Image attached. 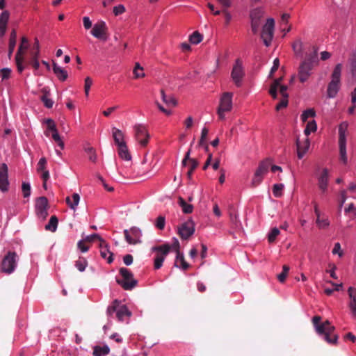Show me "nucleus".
<instances>
[{"label": "nucleus", "mask_w": 356, "mask_h": 356, "mask_svg": "<svg viewBox=\"0 0 356 356\" xmlns=\"http://www.w3.org/2000/svg\"><path fill=\"white\" fill-rule=\"evenodd\" d=\"M29 48V41L25 37L22 38L21 44L19 47L18 51L16 55L23 56L24 51Z\"/></svg>", "instance_id": "a19ab883"}, {"label": "nucleus", "mask_w": 356, "mask_h": 356, "mask_svg": "<svg viewBox=\"0 0 356 356\" xmlns=\"http://www.w3.org/2000/svg\"><path fill=\"white\" fill-rule=\"evenodd\" d=\"M350 65L353 76H356V58L351 59Z\"/></svg>", "instance_id": "774afa93"}, {"label": "nucleus", "mask_w": 356, "mask_h": 356, "mask_svg": "<svg viewBox=\"0 0 356 356\" xmlns=\"http://www.w3.org/2000/svg\"><path fill=\"white\" fill-rule=\"evenodd\" d=\"M317 125L316 123V121L312 120V121L308 122L306 128L304 130V134H305L306 137H308V136L312 133L316 131Z\"/></svg>", "instance_id": "e433bc0d"}, {"label": "nucleus", "mask_w": 356, "mask_h": 356, "mask_svg": "<svg viewBox=\"0 0 356 356\" xmlns=\"http://www.w3.org/2000/svg\"><path fill=\"white\" fill-rule=\"evenodd\" d=\"M275 21L273 18H268L266 24L264 25L261 33V38L264 44L266 47H269L274 35Z\"/></svg>", "instance_id": "423d86ee"}, {"label": "nucleus", "mask_w": 356, "mask_h": 356, "mask_svg": "<svg viewBox=\"0 0 356 356\" xmlns=\"http://www.w3.org/2000/svg\"><path fill=\"white\" fill-rule=\"evenodd\" d=\"M16 40H17V33L15 30H13L10 36V41H9V49H8V56L10 57L12 54L13 53V51L15 49V45H16Z\"/></svg>", "instance_id": "2f4dec72"}, {"label": "nucleus", "mask_w": 356, "mask_h": 356, "mask_svg": "<svg viewBox=\"0 0 356 356\" xmlns=\"http://www.w3.org/2000/svg\"><path fill=\"white\" fill-rule=\"evenodd\" d=\"M329 178V172L326 168H324L321 172V175L318 177V186L320 189L325 192L327 187Z\"/></svg>", "instance_id": "5701e85b"}, {"label": "nucleus", "mask_w": 356, "mask_h": 356, "mask_svg": "<svg viewBox=\"0 0 356 356\" xmlns=\"http://www.w3.org/2000/svg\"><path fill=\"white\" fill-rule=\"evenodd\" d=\"M41 100L44 103V106L48 108H51L54 105V101L49 98L47 95H43L41 97Z\"/></svg>", "instance_id": "bf43d9fd"}, {"label": "nucleus", "mask_w": 356, "mask_h": 356, "mask_svg": "<svg viewBox=\"0 0 356 356\" xmlns=\"http://www.w3.org/2000/svg\"><path fill=\"white\" fill-rule=\"evenodd\" d=\"M118 154L121 159L125 161H130L131 159V154L129 152L127 145L118 147Z\"/></svg>", "instance_id": "7c9ffc66"}, {"label": "nucleus", "mask_w": 356, "mask_h": 356, "mask_svg": "<svg viewBox=\"0 0 356 356\" xmlns=\"http://www.w3.org/2000/svg\"><path fill=\"white\" fill-rule=\"evenodd\" d=\"M289 269L290 268L288 266H286V265L283 266V271L277 275V279L279 280V281L280 282H284V280L287 276V274L289 271Z\"/></svg>", "instance_id": "3c124183"}, {"label": "nucleus", "mask_w": 356, "mask_h": 356, "mask_svg": "<svg viewBox=\"0 0 356 356\" xmlns=\"http://www.w3.org/2000/svg\"><path fill=\"white\" fill-rule=\"evenodd\" d=\"M83 26L86 30L90 29L92 26L91 20L87 16H85L83 17Z\"/></svg>", "instance_id": "338daca9"}, {"label": "nucleus", "mask_w": 356, "mask_h": 356, "mask_svg": "<svg viewBox=\"0 0 356 356\" xmlns=\"http://www.w3.org/2000/svg\"><path fill=\"white\" fill-rule=\"evenodd\" d=\"M284 188L283 184H275L273 187V193L275 197H280L282 195V191Z\"/></svg>", "instance_id": "79ce46f5"}, {"label": "nucleus", "mask_w": 356, "mask_h": 356, "mask_svg": "<svg viewBox=\"0 0 356 356\" xmlns=\"http://www.w3.org/2000/svg\"><path fill=\"white\" fill-rule=\"evenodd\" d=\"M342 65L337 64L331 76V81L329 83L327 89V96L328 98H334L340 88V81Z\"/></svg>", "instance_id": "f03ea898"}, {"label": "nucleus", "mask_w": 356, "mask_h": 356, "mask_svg": "<svg viewBox=\"0 0 356 356\" xmlns=\"http://www.w3.org/2000/svg\"><path fill=\"white\" fill-rule=\"evenodd\" d=\"M280 234V229L277 227H273V229H270V231L269 232V233L268 234V242L272 243H273L277 236Z\"/></svg>", "instance_id": "ea45409f"}, {"label": "nucleus", "mask_w": 356, "mask_h": 356, "mask_svg": "<svg viewBox=\"0 0 356 356\" xmlns=\"http://www.w3.org/2000/svg\"><path fill=\"white\" fill-rule=\"evenodd\" d=\"M348 127L346 122H342L339 127V143L346 141V131Z\"/></svg>", "instance_id": "f704fd0d"}, {"label": "nucleus", "mask_w": 356, "mask_h": 356, "mask_svg": "<svg viewBox=\"0 0 356 356\" xmlns=\"http://www.w3.org/2000/svg\"><path fill=\"white\" fill-rule=\"evenodd\" d=\"M24 197H29L31 195V185L29 183L24 182L22 186Z\"/></svg>", "instance_id": "4d7b16f0"}, {"label": "nucleus", "mask_w": 356, "mask_h": 356, "mask_svg": "<svg viewBox=\"0 0 356 356\" xmlns=\"http://www.w3.org/2000/svg\"><path fill=\"white\" fill-rule=\"evenodd\" d=\"M348 295L349 298L348 307L350 314L353 319L356 320V287L350 286L348 289Z\"/></svg>", "instance_id": "a211bd4d"}, {"label": "nucleus", "mask_w": 356, "mask_h": 356, "mask_svg": "<svg viewBox=\"0 0 356 356\" xmlns=\"http://www.w3.org/2000/svg\"><path fill=\"white\" fill-rule=\"evenodd\" d=\"M112 135L115 144L118 145V147L126 145V143L124 140V134L121 130L113 127L112 129Z\"/></svg>", "instance_id": "b1692460"}, {"label": "nucleus", "mask_w": 356, "mask_h": 356, "mask_svg": "<svg viewBox=\"0 0 356 356\" xmlns=\"http://www.w3.org/2000/svg\"><path fill=\"white\" fill-rule=\"evenodd\" d=\"M293 51L296 55H301L303 51V42L300 38L296 39L292 44Z\"/></svg>", "instance_id": "473e14b6"}, {"label": "nucleus", "mask_w": 356, "mask_h": 356, "mask_svg": "<svg viewBox=\"0 0 356 356\" xmlns=\"http://www.w3.org/2000/svg\"><path fill=\"white\" fill-rule=\"evenodd\" d=\"M313 64L311 61L305 60L302 61L298 69V78L300 82L307 81L312 74Z\"/></svg>", "instance_id": "4468645a"}, {"label": "nucleus", "mask_w": 356, "mask_h": 356, "mask_svg": "<svg viewBox=\"0 0 356 356\" xmlns=\"http://www.w3.org/2000/svg\"><path fill=\"white\" fill-rule=\"evenodd\" d=\"M316 115V112L313 108L305 110L301 115V120L302 122H306L308 118H314Z\"/></svg>", "instance_id": "49530a36"}, {"label": "nucleus", "mask_w": 356, "mask_h": 356, "mask_svg": "<svg viewBox=\"0 0 356 356\" xmlns=\"http://www.w3.org/2000/svg\"><path fill=\"white\" fill-rule=\"evenodd\" d=\"M95 239H97L99 241V243L104 240L100 236L97 234H93L88 236H86L84 238L85 241L91 242Z\"/></svg>", "instance_id": "052dcab7"}, {"label": "nucleus", "mask_w": 356, "mask_h": 356, "mask_svg": "<svg viewBox=\"0 0 356 356\" xmlns=\"http://www.w3.org/2000/svg\"><path fill=\"white\" fill-rule=\"evenodd\" d=\"M339 145L340 159L344 164H346L348 161V157L346 155V142L339 143Z\"/></svg>", "instance_id": "72a5a7b5"}, {"label": "nucleus", "mask_w": 356, "mask_h": 356, "mask_svg": "<svg viewBox=\"0 0 356 356\" xmlns=\"http://www.w3.org/2000/svg\"><path fill=\"white\" fill-rule=\"evenodd\" d=\"M120 273L123 279L117 280L119 284L125 290H131L135 287L137 281L133 278V274L127 268H121L120 269Z\"/></svg>", "instance_id": "6e6552de"}, {"label": "nucleus", "mask_w": 356, "mask_h": 356, "mask_svg": "<svg viewBox=\"0 0 356 356\" xmlns=\"http://www.w3.org/2000/svg\"><path fill=\"white\" fill-rule=\"evenodd\" d=\"M133 73L134 74L135 79L143 78L145 76V74L143 72V67L140 65L139 63H136Z\"/></svg>", "instance_id": "c9c22d12"}, {"label": "nucleus", "mask_w": 356, "mask_h": 356, "mask_svg": "<svg viewBox=\"0 0 356 356\" xmlns=\"http://www.w3.org/2000/svg\"><path fill=\"white\" fill-rule=\"evenodd\" d=\"M15 60H16V64H17L18 72H22L24 69V66L23 65V61H24L23 56L16 55Z\"/></svg>", "instance_id": "603ef678"}, {"label": "nucleus", "mask_w": 356, "mask_h": 356, "mask_svg": "<svg viewBox=\"0 0 356 356\" xmlns=\"http://www.w3.org/2000/svg\"><path fill=\"white\" fill-rule=\"evenodd\" d=\"M202 39V35L198 31L193 32V34L191 35L189 37V40L191 43L193 44H199L200 42H201Z\"/></svg>", "instance_id": "58836bf2"}, {"label": "nucleus", "mask_w": 356, "mask_h": 356, "mask_svg": "<svg viewBox=\"0 0 356 356\" xmlns=\"http://www.w3.org/2000/svg\"><path fill=\"white\" fill-rule=\"evenodd\" d=\"M124 237L127 242L129 244H137L141 242V230L136 227H131L129 230H124Z\"/></svg>", "instance_id": "dca6fc26"}, {"label": "nucleus", "mask_w": 356, "mask_h": 356, "mask_svg": "<svg viewBox=\"0 0 356 356\" xmlns=\"http://www.w3.org/2000/svg\"><path fill=\"white\" fill-rule=\"evenodd\" d=\"M310 147V142L308 137H306L303 141L298 138L296 139L297 154L299 159H302L307 152Z\"/></svg>", "instance_id": "412c9836"}, {"label": "nucleus", "mask_w": 356, "mask_h": 356, "mask_svg": "<svg viewBox=\"0 0 356 356\" xmlns=\"http://www.w3.org/2000/svg\"><path fill=\"white\" fill-rule=\"evenodd\" d=\"M161 98L163 102H165L168 105L176 106L177 101L172 97H167L163 90L161 91Z\"/></svg>", "instance_id": "a18cd8bd"}, {"label": "nucleus", "mask_w": 356, "mask_h": 356, "mask_svg": "<svg viewBox=\"0 0 356 356\" xmlns=\"http://www.w3.org/2000/svg\"><path fill=\"white\" fill-rule=\"evenodd\" d=\"M232 92H224L220 98L219 106L217 108V114L219 120L225 119V113L230 112L232 109Z\"/></svg>", "instance_id": "20e7f679"}, {"label": "nucleus", "mask_w": 356, "mask_h": 356, "mask_svg": "<svg viewBox=\"0 0 356 356\" xmlns=\"http://www.w3.org/2000/svg\"><path fill=\"white\" fill-rule=\"evenodd\" d=\"M46 164H47V160L44 157H42L41 158L38 163V165H37V171L38 172H40L41 171H44L45 170V166H46Z\"/></svg>", "instance_id": "13d9d810"}, {"label": "nucleus", "mask_w": 356, "mask_h": 356, "mask_svg": "<svg viewBox=\"0 0 356 356\" xmlns=\"http://www.w3.org/2000/svg\"><path fill=\"white\" fill-rule=\"evenodd\" d=\"M282 81V77L279 79H276L273 81L272 84L270 85L269 89V93L273 99H277V91L279 90L280 93L282 96V99H288L289 95L287 93L288 87L284 85H282L281 82Z\"/></svg>", "instance_id": "1a4fd4ad"}, {"label": "nucleus", "mask_w": 356, "mask_h": 356, "mask_svg": "<svg viewBox=\"0 0 356 356\" xmlns=\"http://www.w3.org/2000/svg\"><path fill=\"white\" fill-rule=\"evenodd\" d=\"M194 232L195 224L191 220L182 223L178 228V233L182 239H188Z\"/></svg>", "instance_id": "f3484780"}, {"label": "nucleus", "mask_w": 356, "mask_h": 356, "mask_svg": "<svg viewBox=\"0 0 356 356\" xmlns=\"http://www.w3.org/2000/svg\"><path fill=\"white\" fill-rule=\"evenodd\" d=\"M10 13L8 10H4L1 13L0 15V26L3 27L6 26L7 27V24L9 19Z\"/></svg>", "instance_id": "c03bdc74"}, {"label": "nucleus", "mask_w": 356, "mask_h": 356, "mask_svg": "<svg viewBox=\"0 0 356 356\" xmlns=\"http://www.w3.org/2000/svg\"><path fill=\"white\" fill-rule=\"evenodd\" d=\"M321 318L319 316H315L312 318V323L316 332L319 335H323L324 339L330 344H334L337 343L338 337L336 334H333L332 332L334 330V327L332 326L328 321H325L323 323H321Z\"/></svg>", "instance_id": "f257e3e1"}, {"label": "nucleus", "mask_w": 356, "mask_h": 356, "mask_svg": "<svg viewBox=\"0 0 356 356\" xmlns=\"http://www.w3.org/2000/svg\"><path fill=\"white\" fill-rule=\"evenodd\" d=\"M165 225V218L164 216H159L154 222V225L156 226V227L161 230L164 229Z\"/></svg>", "instance_id": "09e8293b"}, {"label": "nucleus", "mask_w": 356, "mask_h": 356, "mask_svg": "<svg viewBox=\"0 0 356 356\" xmlns=\"http://www.w3.org/2000/svg\"><path fill=\"white\" fill-rule=\"evenodd\" d=\"M80 201V196L78 193H73L72 198L70 197H66V203L69 207L75 211Z\"/></svg>", "instance_id": "a878e982"}, {"label": "nucleus", "mask_w": 356, "mask_h": 356, "mask_svg": "<svg viewBox=\"0 0 356 356\" xmlns=\"http://www.w3.org/2000/svg\"><path fill=\"white\" fill-rule=\"evenodd\" d=\"M87 264L88 262L85 259H80L79 260L76 261V267L79 271L83 272L85 270Z\"/></svg>", "instance_id": "864d4df0"}, {"label": "nucleus", "mask_w": 356, "mask_h": 356, "mask_svg": "<svg viewBox=\"0 0 356 356\" xmlns=\"http://www.w3.org/2000/svg\"><path fill=\"white\" fill-rule=\"evenodd\" d=\"M99 247L100 249V254L102 258L107 260L108 264H111L113 261V253L110 251L108 243L103 240L99 244Z\"/></svg>", "instance_id": "4be33fe9"}, {"label": "nucleus", "mask_w": 356, "mask_h": 356, "mask_svg": "<svg viewBox=\"0 0 356 356\" xmlns=\"http://www.w3.org/2000/svg\"><path fill=\"white\" fill-rule=\"evenodd\" d=\"M92 83V79L90 76H87L84 80V92L86 97L89 95V91Z\"/></svg>", "instance_id": "8fccbe9b"}, {"label": "nucleus", "mask_w": 356, "mask_h": 356, "mask_svg": "<svg viewBox=\"0 0 356 356\" xmlns=\"http://www.w3.org/2000/svg\"><path fill=\"white\" fill-rule=\"evenodd\" d=\"M152 252H156V255L154 258V268L156 269H159L162 265L163 262L165 259V257L170 251V247L169 244H164L160 246H154L151 249Z\"/></svg>", "instance_id": "0eeeda50"}, {"label": "nucleus", "mask_w": 356, "mask_h": 356, "mask_svg": "<svg viewBox=\"0 0 356 356\" xmlns=\"http://www.w3.org/2000/svg\"><path fill=\"white\" fill-rule=\"evenodd\" d=\"M333 254H337L339 257H342L343 255V251L341 250V244L336 243L332 250Z\"/></svg>", "instance_id": "6e6d98bb"}, {"label": "nucleus", "mask_w": 356, "mask_h": 356, "mask_svg": "<svg viewBox=\"0 0 356 356\" xmlns=\"http://www.w3.org/2000/svg\"><path fill=\"white\" fill-rule=\"evenodd\" d=\"M53 71L58 79L61 81H65L68 76L67 72L56 63H53Z\"/></svg>", "instance_id": "393cba45"}, {"label": "nucleus", "mask_w": 356, "mask_h": 356, "mask_svg": "<svg viewBox=\"0 0 356 356\" xmlns=\"http://www.w3.org/2000/svg\"><path fill=\"white\" fill-rule=\"evenodd\" d=\"M35 213L38 218L42 220L46 219L48 216V200L45 197H40L35 202Z\"/></svg>", "instance_id": "f8f14e48"}, {"label": "nucleus", "mask_w": 356, "mask_h": 356, "mask_svg": "<svg viewBox=\"0 0 356 356\" xmlns=\"http://www.w3.org/2000/svg\"><path fill=\"white\" fill-rule=\"evenodd\" d=\"M57 225H58V218L55 216H53L51 217L48 224H47L45 225V229L47 230L55 232L56 230Z\"/></svg>", "instance_id": "4c0bfd02"}, {"label": "nucleus", "mask_w": 356, "mask_h": 356, "mask_svg": "<svg viewBox=\"0 0 356 356\" xmlns=\"http://www.w3.org/2000/svg\"><path fill=\"white\" fill-rule=\"evenodd\" d=\"M11 70L9 68H3L0 71V74L2 80L7 79L10 77Z\"/></svg>", "instance_id": "0e129e2a"}, {"label": "nucleus", "mask_w": 356, "mask_h": 356, "mask_svg": "<svg viewBox=\"0 0 356 356\" xmlns=\"http://www.w3.org/2000/svg\"><path fill=\"white\" fill-rule=\"evenodd\" d=\"M47 124V130L44 131L46 136H49L52 133H57L58 130L56 127L54 121L50 118L45 120Z\"/></svg>", "instance_id": "cd10ccee"}, {"label": "nucleus", "mask_w": 356, "mask_h": 356, "mask_svg": "<svg viewBox=\"0 0 356 356\" xmlns=\"http://www.w3.org/2000/svg\"><path fill=\"white\" fill-rule=\"evenodd\" d=\"M175 266L177 268H182L183 270H186L189 266L188 264L184 260V254L180 252L176 253Z\"/></svg>", "instance_id": "bb28decb"}, {"label": "nucleus", "mask_w": 356, "mask_h": 356, "mask_svg": "<svg viewBox=\"0 0 356 356\" xmlns=\"http://www.w3.org/2000/svg\"><path fill=\"white\" fill-rule=\"evenodd\" d=\"M86 152L88 155V159L92 162H95L97 161V155L95 149L92 147H88L86 149Z\"/></svg>", "instance_id": "5fc2aeb1"}, {"label": "nucleus", "mask_w": 356, "mask_h": 356, "mask_svg": "<svg viewBox=\"0 0 356 356\" xmlns=\"http://www.w3.org/2000/svg\"><path fill=\"white\" fill-rule=\"evenodd\" d=\"M208 133H209V130L206 127H203L202 129V132H201V138H200V145H203L206 139H207V136L208 135Z\"/></svg>", "instance_id": "69168bd1"}, {"label": "nucleus", "mask_w": 356, "mask_h": 356, "mask_svg": "<svg viewBox=\"0 0 356 356\" xmlns=\"http://www.w3.org/2000/svg\"><path fill=\"white\" fill-rule=\"evenodd\" d=\"M90 33L97 39L106 40L108 38V27L106 22L102 20L98 21L93 25Z\"/></svg>", "instance_id": "9b49d317"}, {"label": "nucleus", "mask_w": 356, "mask_h": 356, "mask_svg": "<svg viewBox=\"0 0 356 356\" xmlns=\"http://www.w3.org/2000/svg\"><path fill=\"white\" fill-rule=\"evenodd\" d=\"M19 257L16 252H8L3 258L1 264V271L5 274L10 275L16 269Z\"/></svg>", "instance_id": "7ed1b4c3"}, {"label": "nucleus", "mask_w": 356, "mask_h": 356, "mask_svg": "<svg viewBox=\"0 0 356 356\" xmlns=\"http://www.w3.org/2000/svg\"><path fill=\"white\" fill-rule=\"evenodd\" d=\"M114 312H116L117 318L120 321H122L124 316L130 317L131 316V312L129 311L127 306L120 305L118 300H115L112 305L108 307L106 310L108 316H111Z\"/></svg>", "instance_id": "39448f33"}, {"label": "nucleus", "mask_w": 356, "mask_h": 356, "mask_svg": "<svg viewBox=\"0 0 356 356\" xmlns=\"http://www.w3.org/2000/svg\"><path fill=\"white\" fill-rule=\"evenodd\" d=\"M109 351L110 349L107 345L95 346L94 348L93 355L95 356H105L108 354Z\"/></svg>", "instance_id": "c756f323"}, {"label": "nucleus", "mask_w": 356, "mask_h": 356, "mask_svg": "<svg viewBox=\"0 0 356 356\" xmlns=\"http://www.w3.org/2000/svg\"><path fill=\"white\" fill-rule=\"evenodd\" d=\"M113 14L115 16L121 15L125 12V7L122 4H119L113 8Z\"/></svg>", "instance_id": "680f3d73"}, {"label": "nucleus", "mask_w": 356, "mask_h": 356, "mask_svg": "<svg viewBox=\"0 0 356 356\" xmlns=\"http://www.w3.org/2000/svg\"><path fill=\"white\" fill-rule=\"evenodd\" d=\"M244 70L242 63L240 60L237 59L233 66L231 77L236 86L241 85L242 79L244 76Z\"/></svg>", "instance_id": "2eb2a0df"}, {"label": "nucleus", "mask_w": 356, "mask_h": 356, "mask_svg": "<svg viewBox=\"0 0 356 356\" xmlns=\"http://www.w3.org/2000/svg\"><path fill=\"white\" fill-rule=\"evenodd\" d=\"M178 204L181 207L182 211L184 213H191L193 212V207L192 204H188L185 202V200L179 197L178 198Z\"/></svg>", "instance_id": "c85d7f7f"}, {"label": "nucleus", "mask_w": 356, "mask_h": 356, "mask_svg": "<svg viewBox=\"0 0 356 356\" xmlns=\"http://www.w3.org/2000/svg\"><path fill=\"white\" fill-rule=\"evenodd\" d=\"M9 182L8 179V167L3 163L0 166V190L3 192L8 191Z\"/></svg>", "instance_id": "aec40b11"}, {"label": "nucleus", "mask_w": 356, "mask_h": 356, "mask_svg": "<svg viewBox=\"0 0 356 356\" xmlns=\"http://www.w3.org/2000/svg\"><path fill=\"white\" fill-rule=\"evenodd\" d=\"M170 250L175 251L176 253L179 252V242L177 238H173V241L171 245H170Z\"/></svg>", "instance_id": "e2e57ef3"}, {"label": "nucleus", "mask_w": 356, "mask_h": 356, "mask_svg": "<svg viewBox=\"0 0 356 356\" xmlns=\"http://www.w3.org/2000/svg\"><path fill=\"white\" fill-rule=\"evenodd\" d=\"M316 223L320 229H326L330 225V221L327 218H316Z\"/></svg>", "instance_id": "37998d69"}, {"label": "nucleus", "mask_w": 356, "mask_h": 356, "mask_svg": "<svg viewBox=\"0 0 356 356\" xmlns=\"http://www.w3.org/2000/svg\"><path fill=\"white\" fill-rule=\"evenodd\" d=\"M270 166V162L268 160L263 161L259 163L252 179V184L253 186H257L261 184L264 176L268 172Z\"/></svg>", "instance_id": "9d476101"}, {"label": "nucleus", "mask_w": 356, "mask_h": 356, "mask_svg": "<svg viewBox=\"0 0 356 356\" xmlns=\"http://www.w3.org/2000/svg\"><path fill=\"white\" fill-rule=\"evenodd\" d=\"M135 131V138L143 147L146 146L148 143L149 135L146 127L141 124H137L134 126Z\"/></svg>", "instance_id": "ddd939ff"}, {"label": "nucleus", "mask_w": 356, "mask_h": 356, "mask_svg": "<svg viewBox=\"0 0 356 356\" xmlns=\"http://www.w3.org/2000/svg\"><path fill=\"white\" fill-rule=\"evenodd\" d=\"M263 15V11L261 9L257 8L251 12V28L254 33H257L259 31L260 26V19Z\"/></svg>", "instance_id": "6ab92c4d"}, {"label": "nucleus", "mask_w": 356, "mask_h": 356, "mask_svg": "<svg viewBox=\"0 0 356 356\" xmlns=\"http://www.w3.org/2000/svg\"><path fill=\"white\" fill-rule=\"evenodd\" d=\"M51 136L52 139L57 143V145L60 148V149H63L65 148V144L58 132L52 133Z\"/></svg>", "instance_id": "de8ad7c7"}]
</instances>
